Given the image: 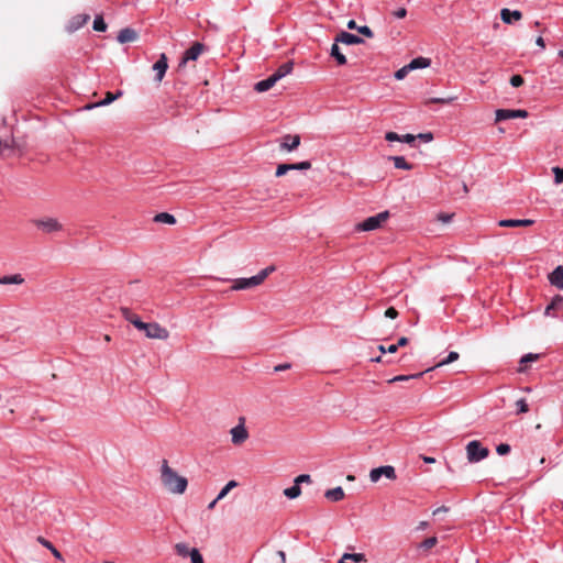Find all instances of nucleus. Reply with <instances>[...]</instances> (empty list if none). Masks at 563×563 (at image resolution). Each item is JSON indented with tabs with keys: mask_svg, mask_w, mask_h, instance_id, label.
Instances as JSON below:
<instances>
[{
	"mask_svg": "<svg viewBox=\"0 0 563 563\" xmlns=\"http://www.w3.org/2000/svg\"><path fill=\"white\" fill-rule=\"evenodd\" d=\"M161 482L167 492L176 495L184 494L188 486L187 478L173 470L167 460H163L161 465Z\"/></svg>",
	"mask_w": 563,
	"mask_h": 563,
	"instance_id": "1",
	"label": "nucleus"
},
{
	"mask_svg": "<svg viewBox=\"0 0 563 563\" xmlns=\"http://www.w3.org/2000/svg\"><path fill=\"white\" fill-rule=\"evenodd\" d=\"M275 271V266H268L262 269L255 276L249 278H236L233 280L232 290H244L261 285L267 276Z\"/></svg>",
	"mask_w": 563,
	"mask_h": 563,
	"instance_id": "2",
	"label": "nucleus"
},
{
	"mask_svg": "<svg viewBox=\"0 0 563 563\" xmlns=\"http://www.w3.org/2000/svg\"><path fill=\"white\" fill-rule=\"evenodd\" d=\"M390 214L388 211L379 212L375 216L366 218L364 221L358 222L355 225V231L369 232L380 229L389 219Z\"/></svg>",
	"mask_w": 563,
	"mask_h": 563,
	"instance_id": "3",
	"label": "nucleus"
},
{
	"mask_svg": "<svg viewBox=\"0 0 563 563\" xmlns=\"http://www.w3.org/2000/svg\"><path fill=\"white\" fill-rule=\"evenodd\" d=\"M466 457L470 463H478L486 459L489 454V450L477 441L473 440L466 444Z\"/></svg>",
	"mask_w": 563,
	"mask_h": 563,
	"instance_id": "4",
	"label": "nucleus"
},
{
	"mask_svg": "<svg viewBox=\"0 0 563 563\" xmlns=\"http://www.w3.org/2000/svg\"><path fill=\"white\" fill-rule=\"evenodd\" d=\"M34 225L44 233H55L63 229V224L56 219L45 217L33 221Z\"/></svg>",
	"mask_w": 563,
	"mask_h": 563,
	"instance_id": "5",
	"label": "nucleus"
},
{
	"mask_svg": "<svg viewBox=\"0 0 563 563\" xmlns=\"http://www.w3.org/2000/svg\"><path fill=\"white\" fill-rule=\"evenodd\" d=\"M143 332L148 339L167 340L169 338L168 330L157 322L146 323Z\"/></svg>",
	"mask_w": 563,
	"mask_h": 563,
	"instance_id": "6",
	"label": "nucleus"
},
{
	"mask_svg": "<svg viewBox=\"0 0 563 563\" xmlns=\"http://www.w3.org/2000/svg\"><path fill=\"white\" fill-rule=\"evenodd\" d=\"M382 477H386L387 479L395 481L397 478L395 467L391 465H384L376 468L371 470L369 479L372 483H377Z\"/></svg>",
	"mask_w": 563,
	"mask_h": 563,
	"instance_id": "7",
	"label": "nucleus"
},
{
	"mask_svg": "<svg viewBox=\"0 0 563 563\" xmlns=\"http://www.w3.org/2000/svg\"><path fill=\"white\" fill-rule=\"evenodd\" d=\"M495 120L496 122L504 121V120H510V119H518V118H527L528 112L522 109H498L495 112Z\"/></svg>",
	"mask_w": 563,
	"mask_h": 563,
	"instance_id": "8",
	"label": "nucleus"
},
{
	"mask_svg": "<svg viewBox=\"0 0 563 563\" xmlns=\"http://www.w3.org/2000/svg\"><path fill=\"white\" fill-rule=\"evenodd\" d=\"M231 441L233 444L239 445L246 441L249 438V432L244 426V418H240L239 424L233 427L230 431Z\"/></svg>",
	"mask_w": 563,
	"mask_h": 563,
	"instance_id": "9",
	"label": "nucleus"
},
{
	"mask_svg": "<svg viewBox=\"0 0 563 563\" xmlns=\"http://www.w3.org/2000/svg\"><path fill=\"white\" fill-rule=\"evenodd\" d=\"M311 168V163L308 161L296 164H280L276 169V176L282 177L289 170H307Z\"/></svg>",
	"mask_w": 563,
	"mask_h": 563,
	"instance_id": "10",
	"label": "nucleus"
},
{
	"mask_svg": "<svg viewBox=\"0 0 563 563\" xmlns=\"http://www.w3.org/2000/svg\"><path fill=\"white\" fill-rule=\"evenodd\" d=\"M203 45L201 43L196 42L191 47H189L185 53L180 62V66L185 65L189 60H196L200 54L203 52Z\"/></svg>",
	"mask_w": 563,
	"mask_h": 563,
	"instance_id": "11",
	"label": "nucleus"
},
{
	"mask_svg": "<svg viewBox=\"0 0 563 563\" xmlns=\"http://www.w3.org/2000/svg\"><path fill=\"white\" fill-rule=\"evenodd\" d=\"M168 68V64H167V57L166 55L163 53L161 54L159 58L157 59V62L153 65V70L155 71V80L157 82H161L166 74V70Z\"/></svg>",
	"mask_w": 563,
	"mask_h": 563,
	"instance_id": "12",
	"label": "nucleus"
},
{
	"mask_svg": "<svg viewBox=\"0 0 563 563\" xmlns=\"http://www.w3.org/2000/svg\"><path fill=\"white\" fill-rule=\"evenodd\" d=\"M534 223L531 219H505L498 222L499 227L516 228V227H530Z\"/></svg>",
	"mask_w": 563,
	"mask_h": 563,
	"instance_id": "13",
	"label": "nucleus"
},
{
	"mask_svg": "<svg viewBox=\"0 0 563 563\" xmlns=\"http://www.w3.org/2000/svg\"><path fill=\"white\" fill-rule=\"evenodd\" d=\"M300 144V136L299 135H285L283 139V142L280 144L282 150H286L288 152H291L296 150Z\"/></svg>",
	"mask_w": 563,
	"mask_h": 563,
	"instance_id": "14",
	"label": "nucleus"
},
{
	"mask_svg": "<svg viewBox=\"0 0 563 563\" xmlns=\"http://www.w3.org/2000/svg\"><path fill=\"white\" fill-rule=\"evenodd\" d=\"M335 40L336 43H343L346 45H356L363 43V38L349 32H341Z\"/></svg>",
	"mask_w": 563,
	"mask_h": 563,
	"instance_id": "15",
	"label": "nucleus"
},
{
	"mask_svg": "<svg viewBox=\"0 0 563 563\" xmlns=\"http://www.w3.org/2000/svg\"><path fill=\"white\" fill-rule=\"evenodd\" d=\"M137 38V33L130 27L122 29L118 34V42L121 44L134 42Z\"/></svg>",
	"mask_w": 563,
	"mask_h": 563,
	"instance_id": "16",
	"label": "nucleus"
},
{
	"mask_svg": "<svg viewBox=\"0 0 563 563\" xmlns=\"http://www.w3.org/2000/svg\"><path fill=\"white\" fill-rule=\"evenodd\" d=\"M500 18H501L504 23L510 24L514 21H519L522 18V14L518 10L511 11L509 9H503L500 11Z\"/></svg>",
	"mask_w": 563,
	"mask_h": 563,
	"instance_id": "17",
	"label": "nucleus"
},
{
	"mask_svg": "<svg viewBox=\"0 0 563 563\" xmlns=\"http://www.w3.org/2000/svg\"><path fill=\"white\" fill-rule=\"evenodd\" d=\"M549 280L551 285L559 289H563V266H558L550 275Z\"/></svg>",
	"mask_w": 563,
	"mask_h": 563,
	"instance_id": "18",
	"label": "nucleus"
},
{
	"mask_svg": "<svg viewBox=\"0 0 563 563\" xmlns=\"http://www.w3.org/2000/svg\"><path fill=\"white\" fill-rule=\"evenodd\" d=\"M123 95V92L121 90L117 91L115 93H112V92H107L106 93V98L99 102H96V103H92V104H89L87 106L86 108L87 109H92V108H96V107H103V106H108L110 104L112 101L117 100L118 98H120L121 96Z\"/></svg>",
	"mask_w": 563,
	"mask_h": 563,
	"instance_id": "19",
	"label": "nucleus"
},
{
	"mask_svg": "<svg viewBox=\"0 0 563 563\" xmlns=\"http://www.w3.org/2000/svg\"><path fill=\"white\" fill-rule=\"evenodd\" d=\"M276 82L277 80L275 77L271 75L268 78L256 82L254 88L257 92H265L269 90Z\"/></svg>",
	"mask_w": 563,
	"mask_h": 563,
	"instance_id": "20",
	"label": "nucleus"
},
{
	"mask_svg": "<svg viewBox=\"0 0 563 563\" xmlns=\"http://www.w3.org/2000/svg\"><path fill=\"white\" fill-rule=\"evenodd\" d=\"M324 496L331 501H339L344 498V490L342 487L338 486L335 488L328 489Z\"/></svg>",
	"mask_w": 563,
	"mask_h": 563,
	"instance_id": "21",
	"label": "nucleus"
},
{
	"mask_svg": "<svg viewBox=\"0 0 563 563\" xmlns=\"http://www.w3.org/2000/svg\"><path fill=\"white\" fill-rule=\"evenodd\" d=\"M430 59L429 58H426V57H417V58H413L409 64H408V68H410V70H413V69H420V68H427L430 66Z\"/></svg>",
	"mask_w": 563,
	"mask_h": 563,
	"instance_id": "22",
	"label": "nucleus"
},
{
	"mask_svg": "<svg viewBox=\"0 0 563 563\" xmlns=\"http://www.w3.org/2000/svg\"><path fill=\"white\" fill-rule=\"evenodd\" d=\"M22 283H24V278L22 277L21 274H14V275H8V276L0 277V285H11V284L20 285Z\"/></svg>",
	"mask_w": 563,
	"mask_h": 563,
	"instance_id": "23",
	"label": "nucleus"
},
{
	"mask_svg": "<svg viewBox=\"0 0 563 563\" xmlns=\"http://www.w3.org/2000/svg\"><path fill=\"white\" fill-rule=\"evenodd\" d=\"M365 561V555L362 553H345L342 555L339 563H358Z\"/></svg>",
	"mask_w": 563,
	"mask_h": 563,
	"instance_id": "24",
	"label": "nucleus"
},
{
	"mask_svg": "<svg viewBox=\"0 0 563 563\" xmlns=\"http://www.w3.org/2000/svg\"><path fill=\"white\" fill-rule=\"evenodd\" d=\"M292 70V63L288 62L278 67V69L273 74L275 79L278 81L286 75L290 74Z\"/></svg>",
	"mask_w": 563,
	"mask_h": 563,
	"instance_id": "25",
	"label": "nucleus"
},
{
	"mask_svg": "<svg viewBox=\"0 0 563 563\" xmlns=\"http://www.w3.org/2000/svg\"><path fill=\"white\" fill-rule=\"evenodd\" d=\"M37 541L43 545L45 547L46 549H48V551L52 552V554L57 559V560H63V555L62 553L48 541L46 540L45 538L43 537H38L37 538Z\"/></svg>",
	"mask_w": 563,
	"mask_h": 563,
	"instance_id": "26",
	"label": "nucleus"
},
{
	"mask_svg": "<svg viewBox=\"0 0 563 563\" xmlns=\"http://www.w3.org/2000/svg\"><path fill=\"white\" fill-rule=\"evenodd\" d=\"M331 56L335 58V60L338 62L339 65L346 64V57L341 53L336 41L332 44Z\"/></svg>",
	"mask_w": 563,
	"mask_h": 563,
	"instance_id": "27",
	"label": "nucleus"
},
{
	"mask_svg": "<svg viewBox=\"0 0 563 563\" xmlns=\"http://www.w3.org/2000/svg\"><path fill=\"white\" fill-rule=\"evenodd\" d=\"M389 159L394 162L396 168L406 170H410L412 168V165L409 164L404 156H390Z\"/></svg>",
	"mask_w": 563,
	"mask_h": 563,
	"instance_id": "28",
	"label": "nucleus"
},
{
	"mask_svg": "<svg viewBox=\"0 0 563 563\" xmlns=\"http://www.w3.org/2000/svg\"><path fill=\"white\" fill-rule=\"evenodd\" d=\"M155 222L165 223V224H174L176 219L173 214L167 212H161L154 217Z\"/></svg>",
	"mask_w": 563,
	"mask_h": 563,
	"instance_id": "29",
	"label": "nucleus"
},
{
	"mask_svg": "<svg viewBox=\"0 0 563 563\" xmlns=\"http://www.w3.org/2000/svg\"><path fill=\"white\" fill-rule=\"evenodd\" d=\"M459 358L457 352H450L446 358L440 361L438 364H435L433 367L428 368L426 372L432 371L433 368L441 367L443 365L450 364L452 362H455Z\"/></svg>",
	"mask_w": 563,
	"mask_h": 563,
	"instance_id": "30",
	"label": "nucleus"
},
{
	"mask_svg": "<svg viewBox=\"0 0 563 563\" xmlns=\"http://www.w3.org/2000/svg\"><path fill=\"white\" fill-rule=\"evenodd\" d=\"M300 494H301V488L295 482L291 487H288L284 490V495L289 499H295V498L299 497Z\"/></svg>",
	"mask_w": 563,
	"mask_h": 563,
	"instance_id": "31",
	"label": "nucleus"
},
{
	"mask_svg": "<svg viewBox=\"0 0 563 563\" xmlns=\"http://www.w3.org/2000/svg\"><path fill=\"white\" fill-rule=\"evenodd\" d=\"M539 358V354L529 353L520 360V371H525L528 363L534 362Z\"/></svg>",
	"mask_w": 563,
	"mask_h": 563,
	"instance_id": "32",
	"label": "nucleus"
},
{
	"mask_svg": "<svg viewBox=\"0 0 563 563\" xmlns=\"http://www.w3.org/2000/svg\"><path fill=\"white\" fill-rule=\"evenodd\" d=\"M238 486V482L235 481H229L225 486L219 492L218 499H223L231 489L235 488Z\"/></svg>",
	"mask_w": 563,
	"mask_h": 563,
	"instance_id": "33",
	"label": "nucleus"
},
{
	"mask_svg": "<svg viewBox=\"0 0 563 563\" xmlns=\"http://www.w3.org/2000/svg\"><path fill=\"white\" fill-rule=\"evenodd\" d=\"M192 548H189L186 543H177L175 545V551L179 556L187 558L190 555V550Z\"/></svg>",
	"mask_w": 563,
	"mask_h": 563,
	"instance_id": "34",
	"label": "nucleus"
},
{
	"mask_svg": "<svg viewBox=\"0 0 563 563\" xmlns=\"http://www.w3.org/2000/svg\"><path fill=\"white\" fill-rule=\"evenodd\" d=\"M93 30L97 32H104L107 30V24L101 15L95 18Z\"/></svg>",
	"mask_w": 563,
	"mask_h": 563,
	"instance_id": "35",
	"label": "nucleus"
},
{
	"mask_svg": "<svg viewBox=\"0 0 563 563\" xmlns=\"http://www.w3.org/2000/svg\"><path fill=\"white\" fill-rule=\"evenodd\" d=\"M122 316H123V318H124L128 322H130V323H132V324H134V322H135L136 320H140V317H139V316H136L135 313H133V312H132L130 309H128V308L122 309Z\"/></svg>",
	"mask_w": 563,
	"mask_h": 563,
	"instance_id": "36",
	"label": "nucleus"
},
{
	"mask_svg": "<svg viewBox=\"0 0 563 563\" xmlns=\"http://www.w3.org/2000/svg\"><path fill=\"white\" fill-rule=\"evenodd\" d=\"M437 543L438 539L435 537H430L419 544V549L429 550L433 548Z\"/></svg>",
	"mask_w": 563,
	"mask_h": 563,
	"instance_id": "37",
	"label": "nucleus"
},
{
	"mask_svg": "<svg viewBox=\"0 0 563 563\" xmlns=\"http://www.w3.org/2000/svg\"><path fill=\"white\" fill-rule=\"evenodd\" d=\"M189 558H190L191 563H205L202 555L196 548H192L190 550Z\"/></svg>",
	"mask_w": 563,
	"mask_h": 563,
	"instance_id": "38",
	"label": "nucleus"
},
{
	"mask_svg": "<svg viewBox=\"0 0 563 563\" xmlns=\"http://www.w3.org/2000/svg\"><path fill=\"white\" fill-rule=\"evenodd\" d=\"M424 374V372H420L418 374H413V375H399V376H396L394 378H391L389 380V383H394V382H402V380H408V379H411V378H419L421 377L422 375Z\"/></svg>",
	"mask_w": 563,
	"mask_h": 563,
	"instance_id": "39",
	"label": "nucleus"
},
{
	"mask_svg": "<svg viewBox=\"0 0 563 563\" xmlns=\"http://www.w3.org/2000/svg\"><path fill=\"white\" fill-rule=\"evenodd\" d=\"M552 172L554 174V181L556 184H562L563 183V168H561V167H553Z\"/></svg>",
	"mask_w": 563,
	"mask_h": 563,
	"instance_id": "40",
	"label": "nucleus"
},
{
	"mask_svg": "<svg viewBox=\"0 0 563 563\" xmlns=\"http://www.w3.org/2000/svg\"><path fill=\"white\" fill-rule=\"evenodd\" d=\"M563 302V298L561 296H556L552 302L545 308V314L549 316L550 311L555 308L558 305Z\"/></svg>",
	"mask_w": 563,
	"mask_h": 563,
	"instance_id": "41",
	"label": "nucleus"
},
{
	"mask_svg": "<svg viewBox=\"0 0 563 563\" xmlns=\"http://www.w3.org/2000/svg\"><path fill=\"white\" fill-rule=\"evenodd\" d=\"M516 407H517L518 412H520V413L527 412L529 410L528 404L523 398L518 399L516 401Z\"/></svg>",
	"mask_w": 563,
	"mask_h": 563,
	"instance_id": "42",
	"label": "nucleus"
},
{
	"mask_svg": "<svg viewBox=\"0 0 563 563\" xmlns=\"http://www.w3.org/2000/svg\"><path fill=\"white\" fill-rule=\"evenodd\" d=\"M410 71V68H408V65L401 67L400 69H398L396 73H395V78L397 80H401L404 79L407 74Z\"/></svg>",
	"mask_w": 563,
	"mask_h": 563,
	"instance_id": "43",
	"label": "nucleus"
},
{
	"mask_svg": "<svg viewBox=\"0 0 563 563\" xmlns=\"http://www.w3.org/2000/svg\"><path fill=\"white\" fill-rule=\"evenodd\" d=\"M496 452L499 455H506L510 452V445L506 443H500L499 445H497Z\"/></svg>",
	"mask_w": 563,
	"mask_h": 563,
	"instance_id": "44",
	"label": "nucleus"
},
{
	"mask_svg": "<svg viewBox=\"0 0 563 563\" xmlns=\"http://www.w3.org/2000/svg\"><path fill=\"white\" fill-rule=\"evenodd\" d=\"M523 78L520 76V75H514L511 78H510V85L512 87H520L521 85H523Z\"/></svg>",
	"mask_w": 563,
	"mask_h": 563,
	"instance_id": "45",
	"label": "nucleus"
},
{
	"mask_svg": "<svg viewBox=\"0 0 563 563\" xmlns=\"http://www.w3.org/2000/svg\"><path fill=\"white\" fill-rule=\"evenodd\" d=\"M357 31L368 38H372L374 36L373 31L367 25L357 27Z\"/></svg>",
	"mask_w": 563,
	"mask_h": 563,
	"instance_id": "46",
	"label": "nucleus"
},
{
	"mask_svg": "<svg viewBox=\"0 0 563 563\" xmlns=\"http://www.w3.org/2000/svg\"><path fill=\"white\" fill-rule=\"evenodd\" d=\"M294 482L300 486V484H302V483H310L311 477L308 474H301V475L297 476Z\"/></svg>",
	"mask_w": 563,
	"mask_h": 563,
	"instance_id": "47",
	"label": "nucleus"
},
{
	"mask_svg": "<svg viewBox=\"0 0 563 563\" xmlns=\"http://www.w3.org/2000/svg\"><path fill=\"white\" fill-rule=\"evenodd\" d=\"M385 139L388 142H400V135L397 134L396 132H387L385 134Z\"/></svg>",
	"mask_w": 563,
	"mask_h": 563,
	"instance_id": "48",
	"label": "nucleus"
},
{
	"mask_svg": "<svg viewBox=\"0 0 563 563\" xmlns=\"http://www.w3.org/2000/svg\"><path fill=\"white\" fill-rule=\"evenodd\" d=\"M415 140H416V135H413V134L400 135V142H404V143L411 144L412 142H415Z\"/></svg>",
	"mask_w": 563,
	"mask_h": 563,
	"instance_id": "49",
	"label": "nucleus"
},
{
	"mask_svg": "<svg viewBox=\"0 0 563 563\" xmlns=\"http://www.w3.org/2000/svg\"><path fill=\"white\" fill-rule=\"evenodd\" d=\"M419 137L420 140H422L423 142H431L433 140V135L432 133L428 132V133H420L416 136V139Z\"/></svg>",
	"mask_w": 563,
	"mask_h": 563,
	"instance_id": "50",
	"label": "nucleus"
},
{
	"mask_svg": "<svg viewBox=\"0 0 563 563\" xmlns=\"http://www.w3.org/2000/svg\"><path fill=\"white\" fill-rule=\"evenodd\" d=\"M385 316L387 318L395 319L398 316V311L394 307H390L385 311Z\"/></svg>",
	"mask_w": 563,
	"mask_h": 563,
	"instance_id": "51",
	"label": "nucleus"
},
{
	"mask_svg": "<svg viewBox=\"0 0 563 563\" xmlns=\"http://www.w3.org/2000/svg\"><path fill=\"white\" fill-rule=\"evenodd\" d=\"M454 99H455V97H450V98H432L431 102H434V103H449V102L453 101Z\"/></svg>",
	"mask_w": 563,
	"mask_h": 563,
	"instance_id": "52",
	"label": "nucleus"
},
{
	"mask_svg": "<svg viewBox=\"0 0 563 563\" xmlns=\"http://www.w3.org/2000/svg\"><path fill=\"white\" fill-rule=\"evenodd\" d=\"M407 14V10L405 8H399L398 10H396L394 12V15L397 18V19H402L405 18Z\"/></svg>",
	"mask_w": 563,
	"mask_h": 563,
	"instance_id": "53",
	"label": "nucleus"
},
{
	"mask_svg": "<svg viewBox=\"0 0 563 563\" xmlns=\"http://www.w3.org/2000/svg\"><path fill=\"white\" fill-rule=\"evenodd\" d=\"M438 219L443 223H449L452 219V214L441 213L438 216Z\"/></svg>",
	"mask_w": 563,
	"mask_h": 563,
	"instance_id": "54",
	"label": "nucleus"
},
{
	"mask_svg": "<svg viewBox=\"0 0 563 563\" xmlns=\"http://www.w3.org/2000/svg\"><path fill=\"white\" fill-rule=\"evenodd\" d=\"M146 323H147V322H143V321L140 319V320H136V321L134 322V324H133V325H134L137 330H140V331H144V329H145V324H146Z\"/></svg>",
	"mask_w": 563,
	"mask_h": 563,
	"instance_id": "55",
	"label": "nucleus"
},
{
	"mask_svg": "<svg viewBox=\"0 0 563 563\" xmlns=\"http://www.w3.org/2000/svg\"><path fill=\"white\" fill-rule=\"evenodd\" d=\"M288 368H290V364L285 363V364H279V365L275 366L274 369H275V372H282V371H286Z\"/></svg>",
	"mask_w": 563,
	"mask_h": 563,
	"instance_id": "56",
	"label": "nucleus"
},
{
	"mask_svg": "<svg viewBox=\"0 0 563 563\" xmlns=\"http://www.w3.org/2000/svg\"><path fill=\"white\" fill-rule=\"evenodd\" d=\"M536 44L541 48V49H544L545 47V43H544V40L542 36H538L537 40H536Z\"/></svg>",
	"mask_w": 563,
	"mask_h": 563,
	"instance_id": "57",
	"label": "nucleus"
},
{
	"mask_svg": "<svg viewBox=\"0 0 563 563\" xmlns=\"http://www.w3.org/2000/svg\"><path fill=\"white\" fill-rule=\"evenodd\" d=\"M407 343H408V339H407L406 336H401V338L398 340V342H397V344H396V345H398V346H405Z\"/></svg>",
	"mask_w": 563,
	"mask_h": 563,
	"instance_id": "58",
	"label": "nucleus"
},
{
	"mask_svg": "<svg viewBox=\"0 0 563 563\" xmlns=\"http://www.w3.org/2000/svg\"><path fill=\"white\" fill-rule=\"evenodd\" d=\"M429 523L427 521H420L417 526V530H426L428 528Z\"/></svg>",
	"mask_w": 563,
	"mask_h": 563,
	"instance_id": "59",
	"label": "nucleus"
},
{
	"mask_svg": "<svg viewBox=\"0 0 563 563\" xmlns=\"http://www.w3.org/2000/svg\"><path fill=\"white\" fill-rule=\"evenodd\" d=\"M220 500H221V499H218V496H217L212 501H210V503H209V505H208V507H207V508H208L209 510H212V509L216 507L217 503H218V501H220Z\"/></svg>",
	"mask_w": 563,
	"mask_h": 563,
	"instance_id": "60",
	"label": "nucleus"
},
{
	"mask_svg": "<svg viewBox=\"0 0 563 563\" xmlns=\"http://www.w3.org/2000/svg\"><path fill=\"white\" fill-rule=\"evenodd\" d=\"M445 511H448V508L442 506V507H439L435 510H433V515L435 516V515H438L440 512H445Z\"/></svg>",
	"mask_w": 563,
	"mask_h": 563,
	"instance_id": "61",
	"label": "nucleus"
},
{
	"mask_svg": "<svg viewBox=\"0 0 563 563\" xmlns=\"http://www.w3.org/2000/svg\"><path fill=\"white\" fill-rule=\"evenodd\" d=\"M357 27H358V26H356V23H355V21H354V20H350V21L347 22V29H350V30L356 29V30H357Z\"/></svg>",
	"mask_w": 563,
	"mask_h": 563,
	"instance_id": "62",
	"label": "nucleus"
},
{
	"mask_svg": "<svg viewBox=\"0 0 563 563\" xmlns=\"http://www.w3.org/2000/svg\"><path fill=\"white\" fill-rule=\"evenodd\" d=\"M277 554H278L282 563H286V554H285V552L284 551H278Z\"/></svg>",
	"mask_w": 563,
	"mask_h": 563,
	"instance_id": "63",
	"label": "nucleus"
},
{
	"mask_svg": "<svg viewBox=\"0 0 563 563\" xmlns=\"http://www.w3.org/2000/svg\"><path fill=\"white\" fill-rule=\"evenodd\" d=\"M397 349H398V345H396V344H391V345H389V346L387 347V352H388V353H395V352L397 351Z\"/></svg>",
	"mask_w": 563,
	"mask_h": 563,
	"instance_id": "64",
	"label": "nucleus"
}]
</instances>
